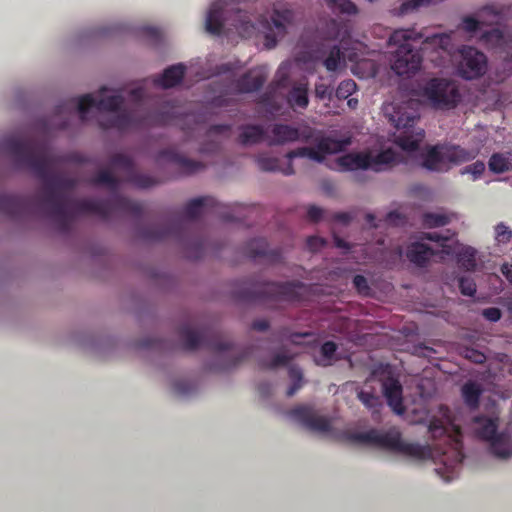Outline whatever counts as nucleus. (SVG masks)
<instances>
[{
  "label": "nucleus",
  "mask_w": 512,
  "mask_h": 512,
  "mask_svg": "<svg viewBox=\"0 0 512 512\" xmlns=\"http://www.w3.org/2000/svg\"><path fill=\"white\" fill-rule=\"evenodd\" d=\"M17 165L30 168L38 178L43 180L38 200L46 206L59 231L66 233L77 214H93L102 219H109L114 213L140 216L142 204L127 197L114 196L111 200H76L60 193L73 190L77 181L71 177L52 174V165L62 159L52 155L45 143L17 137L7 138L3 143Z\"/></svg>",
  "instance_id": "f257e3e1"
},
{
  "label": "nucleus",
  "mask_w": 512,
  "mask_h": 512,
  "mask_svg": "<svg viewBox=\"0 0 512 512\" xmlns=\"http://www.w3.org/2000/svg\"><path fill=\"white\" fill-rule=\"evenodd\" d=\"M388 45L396 47L393 51L392 69L400 76L414 74L420 69L421 50L427 49L428 46L447 52L452 50L450 34L425 36L415 29L395 30L389 37Z\"/></svg>",
  "instance_id": "f03ea898"
},
{
  "label": "nucleus",
  "mask_w": 512,
  "mask_h": 512,
  "mask_svg": "<svg viewBox=\"0 0 512 512\" xmlns=\"http://www.w3.org/2000/svg\"><path fill=\"white\" fill-rule=\"evenodd\" d=\"M226 207L212 197H198L191 199L183 208V214L165 223H157L141 229L140 236L147 241H163L174 238L184 241L190 221L198 219L206 213L218 215L223 221L238 220L231 212H225Z\"/></svg>",
  "instance_id": "7ed1b4c3"
},
{
  "label": "nucleus",
  "mask_w": 512,
  "mask_h": 512,
  "mask_svg": "<svg viewBox=\"0 0 512 512\" xmlns=\"http://www.w3.org/2000/svg\"><path fill=\"white\" fill-rule=\"evenodd\" d=\"M306 285L300 281L260 282L254 278L238 280L233 297L242 302H294L302 299Z\"/></svg>",
  "instance_id": "20e7f679"
},
{
  "label": "nucleus",
  "mask_w": 512,
  "mask_h": 512,
  "mask_svg": "<svg viewBox=\"0 0 512 512\" xmlns=\"http://www.w3.org/2000/svg\"><path fill=\"white\" fill-rule=\"evenodd\" d=\"M347 440L352 443L371 445L417 460L428 459L432 456L429 446L405 442L397 427H390L385 431L372 428L365 432L350 433L347 435Z\"/></svg>",
  "instance_id": "39448f33"
},
{
  "label": "nucleus",
  "mask_w": 512,
  "mask_h": 512,
  "mask_svg": "<svg viewBox=\"0 0 512 512\" xmlns=\"http://www.w3.org/2000/svg\"><path fill=\"white\" fill-rule=\"evenodd\" d=\"M178 334L185 350L193 351L199 347H205L219 353L223 358H228L219 368L220 370H228L235 367L241 361L248 358L250 354V349H246L239 356H234V345L229 341H224L222 334L218 331L210 329L197 331L188 324H185L179 327Z\"/></svg>",
  "instance_id": "423d86ee"
},
{
  "label": "nucleus",
  "mask_w": 512,
  "mask_h": 512,
  "mask_svg": "<svg viewBox=\"0 0 512 512\" xmlns=\"http://www.w3.org/2000/svg\"><path fill=\"white\" fill-rule=\"evenodd\" d=\"M352 23L349 20L330 18L320 22L316 30V39L322 48L317 49V58H324L323 65L328 71H336L340 65L342 53L338 45L324 49L325 41H339L343 49H348L351 40Z\"/></svg>",
  "instance_id": "0eeeda50"
},
{
  "label": "nucleus",
  "mask_w": 512,
  "mask_h": 512,
  "mask_svg": "<svg viewBox=\"0 0 512 512\" xmlns=\"http://www.w3.org/2000/svg\"><path fill=\"white\" fill-rule=\"evenodd\" d=\"M480 149L465 148L460 145L444 143L436 144L427 149L422 155V167L434 172H448L452 166L474 160Z\"/></svg>",
  "instance_id": "6e6552de"
},
{
  "label": "nucleus",
  "mask_w": 512,
  "mask_h": 512,
  "mask_svg": "<svg viewBox=\"0 0 512 512\" xmlns=\"http://www.w3.org/2000/svg\"><path fill=\"white\" fill-rule=\"evenodd\" d=\"M428 432L431 438L443 439L449 446L448 449L454 457L456 464H461L464 460L462 433L459 426L453 424L451 410L446 405L438 407L437 415H433L428 424Z\"/></svg>",
  "instance_id": "1a4fd4ad"
},
{
  "label": "nucleus",
  "mask_w": 512,
  "mask_h": 512,
  "mask_svg": "<svg viewBox=\"0 0 512 512\" xmlns=\"http://www.w3.org/2000/svg\"><path fill=\"white\" fill-rule=\"evenodd\" d=\"M390 107L389 121L396 129H403L395 138V144L406 152L417 151L425 136L424 130H415L414 128L419 116L415 111H408L407 108L403 106L391 105Z\"/></svg>",
  "instance_id": "9d476101"
},
{
  "label": "nucleus",
  "mask_w": 512,
  "mask_h": 512,
  "mask_svg": "<svg viewBox=\"0 0 512 512\" xmlns=\"http://www.w3.org/2000/svg\"><path fill=\"white\" fill-rule=\"evenodd\" d=\"M400 162L399 154L386 149L372 155L370 152L347 153L336 159L339 171L373 170L380 172Z\"/></svg>",
  "instance_id": "9b49d317"
},
{
  "label": "nucleus",
  "mask_w": 512,
  "mask_h": 512,
  "mask_svg": "<svg viewBox=\"0 0 512 512\" xmlns=\"http://www.w3.org/2000/svg\"><path fill=\"white\" fill-rule=\"evenodd\" d=\"M173 119L174 115L170 111L155 112L145 119H139L132 112L122 110L115 115H110L100 119L98 124L103 130L116 129L123 132L131 128H139L144 125H168L172 123Z\"/></svg>",
  "instance_id": "f8f14e48"
},
{
  "label": "nucleus",
  "mask_w": 512,
  "mask_h": 512,
  "mask_svg": "<svg viewBox=\"0 0 512 512\" xmlns=\"http://www.w3.org/2000/svg\"><path fill=\"white\" fill-rule=\"evenodd\" d=\"M478 438L490 443L491 453L499 459H507L512 451L507 436L498 433L499 418L477 415L472 419Z\"/></svg>",
  "instance_id": "ddd939ff"
},
{
  "label": "nucleus",
  "mask_w": 512,
  "mask_h": 512,
  "mask_svg": "<svg viewBox=\"0 0 512 512\" xmlns=\"http://www.w3.org/2000/svg\"><path fill=\"white\" fill-rule=\"evenodd\" d=\"M124 103L122 95H111L101 97L96 100L92 94H85L78 98H72L56 107V114L61 115L70 110H76L82 121L86 120V115L91 108H97L99 111L117 112Z\"/></svg>",
  "instance_id": "4468645a"
},
{
  "label": "nucleus",
  "mask_w": 512,
  "mask_h": 512,
  "mask_svg": "<svg viewBox=\"0 0 512 512\" xmlns=\"http://www.w3.org/2000/svg\"><path fill=\"white\" fill-rule=\"evenodd\" d=\"M422 96L432 107L441 110L455 108L461 98L456 85L442 78H432L427 81L422 88Z\"/></svg>",
  "instance_id": "2eb2a0df"
},
{
  "label": "nucleus",
  "mask_w": 512,
  "mask_h": 512,
  "mask_svg": "<svg viewBox=\"0 0 512 512\" xmlns=\"http://www.w3.org/2000/svg\"><path fill=\"white\" fill-rule=\"evenodd\" d=\"M457 70L467 80L481 77L487 70L486 55L472 46H462L458 51Z\"/></svg>",
  "instance_id": "dca6fc26"
},
{
  "label": "nucleus",
  "mask_w": 512,
  "mask_h": 512,
  "mask_svg": "<svg viewBox=\"0 0 512 512\" xmlns=\"http://www.w3.org/2000/svg\"><path fill=\"white\" fill-rule=\"evenodd\" d=\"M110 165L113 168L123 171L126 175L125 181L137 188H150L159 183L154 177L137 172L133 159L123 153L114 154L110 158Z\"/></svg>",
  "instance_id": "f3484780"
},
{
  "label": "nucleus",
  "mask_w": 512,
  "mask_h": 512,
  "mask_svg": "<svg viewBox=\"0 0 512 512\" xmlns=\"http://www.w3.org/2000/svg\"><path fill=\"white\" fill-rule=\"evenodd\" d=\"M288 414L310 431L326 433L331 430L330 420L327 417L317 415L309 406H297L291 409Z\"/></svg>",
  "instance_id": "a211bd4d"
},
{
  "label": "nucleus",
  "mask_w": 512,
  "mask_h": 512,
  "mask_svg": "<svg viewBox=\"0 0 512 512\" xmlns=\"http://www.w3.org/2000/svg\"><path fill=\"white\" fill-rule=\"evenodd\" d=\"M244 254L251 260H261L270 265L283 261L280 249H268V243L264 238H255L244 246Z\"/></svg>",
  "instance_id": "6ab92c4d"
},
{
  "label": "nucleus",
  "mask_w": 512,
  "mask_h": 512,
  "mask_svg": "<svg viewBox=\"0 0 512 512\" xmlns=\"http://www.w3.org/2000/svg\"><path fill=\"white\" fill-rule=\"evenodd\" d=\"M382 391L392 411L397 415H403L405 413V406L403 404V387L400 381L393 376L384 378L382 381Z\"/></svg>",
  "instance_id": "aec40b11"
},
{
  "label": "nucleus",
  "mask_w": 512,
  "mask_h": 512,
  "mask_svg": "<svg viewBox=\"0 0 512 512\" xmlns=\"http://www.w3.org/2000/svg\"><path fill=\"white\" fill-rule=\"evenodd\" d=\"M32 199L20 195L0 194V212L12 218H20L29 213Z\"/></svg>",
  "instance_id": "412c9836"
},
{
  "label": "nucleus",
  "mask_w": 512,
  "mask_h": 512,
  "mask_svg": "<svg viewBox=\"0 0 512 512\" xmlns=\"http://www.w3.org/2000/svg\"><path fill=\"white\" fill-rule=\"evenodd\" d=\"M157 159L173 165L181 175H191L204 167L201 162L191 160L172 149L160 151Z\"/></svg>",
  "instance_id": "4be33fe9"
},
{
  "label": "nucleus",
  "mask_w": 512,
  "mask_h": 512,
  "mask_svg": "<svg viewBox=\"0 0 512 512\" xmlns=\"http://www.w3.org/2000/svg\"><path fill=\"white\" fill-rule=\"evenodd\" d=\"M349 144L348 140H338L331 137H321L315 147H310L308 158L323 162L326 154L341 152Z\"/></svg>",
  "instance_id": "5701e85b"
},
{
  "label": "nucleus",
  "mask_w": 512,
  "mask_h": 512,
  "mask_svg": "<svg viewBox=\"0 0 512 512\" xmlns=\"http://www.w3.org/2000/svg\"><path fill=\"white\" fill-rule=\"evenodd\" d=\"M266 81V74L258 68L250 69L235 81V90L239 93L258 91Z\"/></svg>",
  "instance_id": "b1692460"
},
{
  "label": "nucleus",
  "mask_w": 512,
  "mask_h": 512,
  "mask_svg": "<svg viewBox=\"0 0 512 512\" xmlns=\"http://www.w3.org/2000/svg\"><path fill=\"white\" fill-rule=\"evenodd\" d=\"M226 20L227 19L224 15V3L222 1L214 2L210 6L206 16V31L212 35H221Z\"/></svg>",
  "instance_id": "393cba45"
},
{
  "label": "nucleus",
  "mask_w": 512,
  "mask_h": 512,
  "mask_svg": "<svg viewBox=\"0 0 512 512\" xmlns=\"http://www.w3.org/2000/svg\"><path fill=\"white\" fill-rule=\"evenodd\" d=\"M186 67L179 63L166 68L161 76L155 77L153 83L164 89L172 88L181 83L184 78Z\"/></svg>",
  "instance_id": "a878e982"
},
{
  "label": "nucleus",
  "mask_w": 512,
  "mask_h": 512,
  "mask_svg": "<svg viewBox=\"0 0 512 512\" xmlns=\"http://www.w3.org/2000/svg\"><path fill=\"white\" fill-rule=\"evenodd\" d=\"M271 145H283L299 141L300 130L288 124H274L271 128Z\"/></svg>",
  "instance_id": "bb28decb"
},
{
  "label": "nucleus",
  "mask_w": 512,
  "mask_h": 512,
  "mask_svg": "<svg viewBox=\"0 0 512 512\" xmlns=\"http://www.w3.org/2000/svg\"><path fill=\"white\" fill-rule=\"evenodd\" d=\"M308 81L305 79L292 86L287 94L289 106L296 110L297 108L306 109L309 104Z\"/></svg>",
  "instance_id": "cd10ccee"
},
{
  "label": "nucleus",
  "mask_w": 512,
  "mask_h": 512,
  "mask_svg": "<svg viewBox=\"0 0 512 512\" xmlns=\"http://www.w3.org/2000/svg\"><path fill=\"white\" fill-rule=\"evenodd\" d=\"M434 254L431 247L420 242L412 243L406 252L408 260L419 267H425Z\"/></svg>",
  "instance_id": "c85d7f7f"
},
{
  "label": "nucleus",
  "mask_w": 512,
  "mask_h": 512,
  "mask_svg": "<svg viewBox=\"0 0 512 512\" xmlns=\"http://www.w3.org/2000/svg\"><path fill=\"white\" fill-rule=\"evenodd\" d=\"M483 394L482 386L474 381L466 382L461 388V396L465 405L470 410H477L480 405V398Z\"/></svg>",
  "instance_id": "c756f323"
},
{
  "label": "nucleus",
  "mask_w": 512,
  "mask_h": 512,
  "mask_svg": "<svg viewBox=\"0 0 512 512\" xmlns=\"http://www.w3.org/2000/svg\"><path fill=\"white\" fill-rule=\"evenodd\" d=\"M238 141L242 145L258 144L265 138V130L261 125L247 124L240 127Z\"/></svg>",
  "instance_id": "7c9ffc66"
},
{
  "label": "nucleus",
  "mask_w": 512,
  "mask_h": 512,
  "mask_svg": "<svg viewBox=\"0 0 512 512\" xmlns=\"http://www.w3.org/2000/svg\"><path fill=\"white\" fill-rule=\"evenodd\" d=\"M294 13L288 8L274 9L271 15V22L277 35L283 37L287 27L293 22Z\"/></svg>",
  "instance_id": "2f4dec72"
},
{
  "label": "nucleus",
  "mask_w": 512,
  "mask_h": 512,
  "mask_svg": "<svg viewBox=\"0 0 512 512\" xmlns=\"http://www.w3.org/2000/svg\"><path fill=\"white\" fill-rule=\"evenodd\" d=\"M488 167L496 174L512 170V151L493 153L489 158Z\"/></svg>",
  "instance_id": "473e14b6"
},
{
  "label": "nucleus",
  "mask_w": 512,
  "mask_h": 512,
  "mask_svg": "<svg viewBox=\"0 0 512 512\" xmlns=\"http://www.w3.org/2000/svg\"><path fill=\"white\" fill-rule=\"evenodd\" d=\"M91 183L94 185H105L107 186L111 191H113V195L108 199L111 200L114 196H119L117 193V190L120 185V180L115 177L109 170L103 169L100 170L92 179ZM120 197H122L120 195Z\"/></svg>",
  "instance_id": "72a5a7b5"
},
{
  "label": "nucleus",
  "mask_w": 512,
  "mask_h": 512,
  "mask_svg": "<svg viewBox=\"0 0 512 512\" xmlns=\"http://www.w3.org/2000/svg\"><path fill=\"white\" fill-rule=\"evenodd\" d=\"M458 265L466 271H474L476 268V251L471 247L464 248L457 255Z\"/></svg>",
  "instance_id": "f704fd0d"
},
{
  "label": "nucleus",
  "mask_w": 512,
  "mask_h": 512,
  "mask_svg": "<svg viewBox=\"0 0 512 512\" xmlns=\"http://www.w3.org/2000/svg\"><path fill=\"white\" fill-rule=\"evenodd\" d=\"M450 222V218L443 213L426 212L422 215V225L425 228L443 227Z\"/></svg>",
  "instance_id": "c9c22d12"
},
{
  "label": "nucleus",
  "mask_w": 512,
  "mask_h": 512,
  "mask_svg": "<svg viewBox=\"0 0 512 512\" xmlns=\"http://www.w3.org/2000/svg\"><path fill=\"white\" fill-rule=\"evenodd\" d=\"M258 104L271 115L277 114L281 110V105L277 102L274 91L263 93L258 99Z\"/></svg>",
  "instance_id": "e433bc0d"
},
{
  "label": "nucleus",
  "mask_w": 512,
  "mask_h": 512,
  "mask_svg": "<svg viewBox=\"0 0 512 512\" xmlns=\"http://www.w3.org/2000/svg\"><path fill=\"white\" fill-rule=\"evenodd\" d=\"M333 12L340 14L355 15L358 13L357 6L351 0H325Z\"/></svg>",
  "instance_id": "4c0bfd02"
},
{
  "label": "nucleus",
  "mask_w": 512,
  "mask_h": 512,
  "mask_svg": "<svg viewBox=\"0 0 512 512\" xmlns=\"http://www.w3.org/2000/svg\"><path fill=\"white\" fill-rule=\"evenodd\" d=\"M454 234H451L449 230L446 231V233H440V232H423L421 235L422 240H429L432 242L439 243L440 246L443 248V252L446 254L450 253L449 247L446 245V242L451 240Z\"/></svg>",
  "instance_id": "58836bf2"
},
{
  "label": "nucleus",
  "mask_w": 512,
  "mask_h": 512,
  "mask_svg": "<svg viewBox=\"0 0 512 512\" xmlns=\"http://www.w3.org/2000/svg\"><path fill=\"white\" fill-rule=\"evenodd\" d=\"M288 374L292 384L287 389L286 394L288 397H291L302 387L303 374L301 369L294 365L289 367Z\"/></svg>",
  "instance_id": "ea45409f"
},
{
  "label": "nucleus",
  "mask_w": 512,
  "mask_h": 512,
  "mask_svg": "<svg viewBox=\"0 0 512 512\" xmlns=\"http://www.w3.org/2000/svg\"><path fill=\"white\" fill-rule=\"evenodd\" d=\"M358 399L372 411V413H379L382 407L380 398L371 392L360 391L357 394Z\"/></svg>",
  "instance_id": "a19ab883"
},
{
  "label": "nucleus",
  "mask_w": 512,
  "mask_h": 512,
  "mask_svg": "<svg viewBox=\"0 0 512 512\" xmlns=\"http://www.w3.org/2000/svg\"><path fill=\"white\" fill-rule=\"evenodd\" d=\"M275 337L278 338V340H282V339H289L290 342L294 345H300L301 342L298 340L299 338H305V337H310L312 336V333L311 332H295V333H290V330L289 328L287 327H282L280 328L277 332H275Z\"/></svg>",
  "instance_id": "79ce46f5"
},
{
  "label": "nucleus",
  "mask_w": 512,
  "mask_h": 512,
  "mask_svg": "<svg viewBox=\"0 0 512 512\" xmlns=\"http://www.w3.org/2000/svg\"><path fill=\"white\" fill-rule=\"evenodd\" d=\"M494 239L498 245L509 243L512 239V229L504 222L498 223L494 227Z\"/></svg>",
  "instance_id": "37998d69"
},
{
  "label": "nucleus",
  "mask_w": 512,
  "mask_h": 512,
  "mask_svg": "<svg viewBox=\"0 0 512 512\" xmlns=\"http://www.w3.org/2000/svg\"><path fill=\"white\" fill-rule=\"evenodd\" d=\"M292 359V355L277 353L270 361L261 362V367L265 369H276L278 367L287 366Z\"/></svg>",
  "instance_id": "c03bdc74"
},
{
  "label": "nucleus",
  "mask_w": 512,
  "mask_h": 512,
  "mask_svg": "<svg viewBox=\"0 0 512 512\" xmlns=\"http://www.w3.org/2000/svg\"><path fill=\"white\" fill-rule=\"evenodd\" d=\"M482 40L494 47H501L504 41V34L499 28L486 31L481 36Z\"/></svg>",
  "instance_id": "a18cd8bd"
},
{
  "label": "nucleus",
  "mask_w": 512,
  "mask_h": 512,
  "mask_svg": "<svg viewBox=\"0 0 512 512\" xmlns=\"http://www.w3.org/2000/svg\"><path fill=\"white\" fill-rule=\"evenodd\" d=\"M256 161L262 171L274 172L280 170L279 160L275 157L260 155Z\"/></svg>",
  "instance_id": "49530a36"
},
{
  "label": "nucleus",
  "mask_w": 512,
  "mask_h": 512,
  "mask_svg": "<svg viewBox=\"0 0 512 512\" xmlns=\"http://www.w3.org/2000/svg\"><path fill=\"white\" fill-rule=\"evenodd\" d=\"M338 349V346L333 341H326L322 344L320 348L321 356L323 357L324 363L323 366L331 365L334 360V355Z\"/></svg>",
  "instance_id": "de8ad7c7"
},
{
  "label": "nucleus",
  "mask_w": 512,
  "mask_h": 512,
  "mask_svg": "<svg viewBox=\"0 0 512 512\" xmlns=\"http://www.w3.org/2000/svg\"><path fill=\"white\" fill-rule=\"evenodd\" d=\"M187 249V255L192 259H200L203 256L205 243L202 239H197L192 242H187L185 244Z\"/></svg>",
  "instance_id": "09e8293b"
},
{
  "label": "nucleus",
  "mask_w": 512,
  "mask_h": 512,
  "mask_svg": "<svg viewBox=\"0 0 512 512\" xmlns=\"http://www.w3.org/2000/svg\"><path fill=\"white\" fill-rule=\"evenodd\" d=\"M356 88L357 85L354 80H344L338 85L336 89V96L339 99H346L356 91Z\"/></svg>",
  "instance_id": "8fccbe9b"
},
{
  "label": "nucleus",
  "mask_w": 512,
  "mask_h": 512,
  "mask_svg": "<svg viewBox=\"0 0 512 512\" xmlns=\"http://www.w3.org/2000/svg\"><path fill=\"white\" fill-rule=\"evenodd\" d=\"M428 4L429 0H404L398 8V15H406Z\"/></svg>",
  "instance_id": "3c124183"
},
{
  "label": "nucleus",
  "mask_w": 512,
  "mask_h": 512,
  "mask_svg": "<svg viewBox=\"0 0 512 512\" xmlns=\"http://www.w3.org/2000/svg\"><path fill=\"white\" fill-rule=\"evenodd\" d=\"M460 292L465 296H473L476 292V283L469 276H462L458 280Z\"/></svg>",
  "instance_id": "603ef678"
},
{
  "label": "nucleus",
  "mask_w": 512,
  "mask_h": 512,
  "mask_svg": "<svg viewBox=\"0 0 512 512\" xmlns=\"http://www.w3.org/2000/svg\"><path fill=\"white\" fill-rule=\"evenodd\" d=\"M481 22L472 16H466L463 18L462 23L459 25V29L469 33L475 34L480 29Z\"/></svg>",
  "instance_id": "864d4df0"
},
{
  "label": "nucleus",
  "mask_w": 512,
  "mask_h": 512,
  "mask_svg": "<svg viewBox=\"0 0 512 512\" xmlns=\"http://www.w3.org/2000/svg\"><path fill=\"white\" fill-rule=\"evenodd\" d=\"M485 171V164L483 161L477 160L476 162L466 166L462 170V174H472L473 179H478Z\"/></svg>",
  "instance_id": "5fc2aeb1"
},
{
  "label": "nucleus",
  "mask_w": 512,
  "mask_h": 512,
  "mask_svg": "<svg viewBox=\"0 0 512 512\" xmlns=\"http://www.w3.org/2000/svg\"><path fill=\"white\" fill-rule=\"evenodd\" d=\"M353 285L357 291L363 295H368L370 287L367 279L363 275H355L353 278Z\"/></svg>",
  "instance_id": "6e6d98bb"
},
{
  "label": "nucleus",
  "mask_w": 512,
  "mask_h": 512,
  "mask_svg": "<svg viewBox=\"0 0 512 512\" xmlns=\"http://www.w3.org/2000/svg\"><path fill=\"white\" fill-rule=\"evenodd\" d=\"M332 95V88L330 85L324 83H316L315 96L320 100L330 99Z\"/></svg>",
  "instance_id": "4d7b16f0"
},
{
  "label": "nucleus",
  "mask_w": 512,
  "mask_h": 512,
  "mask_svg": "<svg viewBox=\"0 0 512 512\" xmlns=\"http://www.w3.org/2000/svg\"><path fill=\"white\" fill-rule=\"evenodd\" d=\"M385 222L389 225L399 226L405 224L406 218L398 211H391L386 215Z\"/></svg>",
  "instance_id": "13d9d810"
},
{
  "label": "nucleus",
  "mask_w": 512,
  "mask_h": 512,
  "mask_svg": "<svg viewBox=\"0 0 512 512\" xmlns=\"http://www.w3.org/2000/svg\"><path fill=\"white\" fill-rule=\"evenodd\" d=\"M234 15L238 21V23L233 24L236 29H239L240 27H244L245 30H247L249 27L253 28V25L251 24V21L249 20L246 13H243L241 10H237L234 12Z\"/></svg>",
  "instance_id": "bf43d9fd"
},
{
  "label": "nucleus",
  "mask_w": 512,
  "mask_h": 512,
  "mask_svg": "<svg viewBox=\"0 0 512 512\" xmlns=\"http://www.w3.org/2000/svg\"><path fill=\"white\" fill-rule=\"evenodd\" d=\"M323 210L315 205H310L307 209V218L316 223L319 222L323 217Z\"/></svg>",
  "instance_id": "052dcab7"
},
{
  "label": "nucleus",
  "mask_w": 512,
  "mask_h": 512,
  "mask_svg": "<svg viewBox=\"0 0 512 512\" xmlns=\"http://www.w3.org/2000/svg\"><path fill=\"white\" fill-rule=\"evenodd\" d=\"M482 314L487 320L491 322H496L501 318V311L496 307L486 308L483 310Z\"/></svg>",
  "instance_id": "680f3d73"
},
{
  "label": "nucleus",
  "mask_w": 512,
  "mask_h": 512,
  "mask_svg": "<svg viewBox=\"0 0 512 512\" xmlns=\"http://www.w3.org/2000/svg\"><path fill=\"white\" fill-rule=\"evenodd\" d=\"M325 245V240L317 237L311 236L307 239V246L311 251H316Z\"/></svg>",
  "instance_id": "e2e57ef3"
},
{
  "label": "nucleus",
  "mask_w": 512,
  "mask_h": 512,
  "mask_svg": "<svg viewBox=\"0 0 512 512\" xmlns=\"http://www.w3.org/2000/svg\"><path fill=\"white\" fill-rule=\"evenodd\" d=\"M309 152H310V147H300V148L289 151L287 153L286 157L290 160L297 158V157H308Z\"/></svg>",
  "instance_id": "0e129e2a"
},
{
  "label": "nucleus",
  "mask_w": 512,
  "mask_h": 512,
  "mask_svg": "<svg viewBox=\"0 0 512 512\" xmlns=\"http://www.w3.org/2000/svg\"><path fill=\"white\" fill-rule=\"evenodd\" d=\"M270 323L266 319H256L252 322L251 328L256 331L264 332L268 330Z\"/></svg>",
  "instance_id": "69168bd1"
},
{
  "label": "nucleus",
  "mask_w": 512,
  "mask_h": 512,
  "mask_svg": "<svg viewBox=\"0 0 512 512\" xmlns=\"http://www.w3.org/2000/svg\"><path fill=\"white\" fill-rule=\"evenodd\" d=\"M175 391L181 395H187L192 390V385L187 382H177L174 385Z\"/></svg>",
  "instance_id": "338daca9"
},
{
  "label": "nucleus",
  "mask_w": 512,
  "mask_h": 512,
  "mask_svg": "<svg viewBox=\"0 0 512 512\" xmlns=\"http://www.w3.org/2000/svg\"><path fill=\"white\" fill-rule=\"evenodd\" d=\"M313 136L314 129L309 126H305L302 130H300L299 140L303 142H309Z\"/></svg>",
  "instance_id": "774afa93"
}]
</instances>
